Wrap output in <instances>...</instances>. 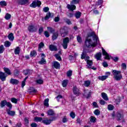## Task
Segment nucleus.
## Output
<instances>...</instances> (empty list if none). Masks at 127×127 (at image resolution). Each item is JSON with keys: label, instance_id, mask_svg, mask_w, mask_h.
Wrapping results in <instances>:
<instances>
[{"label": "nucleus", "instance_id": "obj_1", "mask_svg": "<svg viewBox=\"0 0 127 127\" xmlns=\"http://www.w3.org/2000/svg\"><path fill=\"white\" fill-rule=\"evenodd\" d=\"M98 41H99V38L97 36L95 32H92L88 34L85 40V45L88 48L96 47Z\"/></svg>", "mask_w": 127, "mask_h": 127}, {"label": "nucleus", "instance_id": "obj_2", "mask_svg": "<svg viewBox=\"0 0 127 127\" xmlns=\"http://www.w3.org/2000/svg\"><path fill=\"white\" fill-rule=\"evenodd\" d=\"M113 78L116 81H121L123 79V75H122V71L116 69L112 70Z\"/></svg>", "mask_w": 127, "mask_h": 127}, {"label": "nucleus", "instance_id": "obj_3", "mask_svg": "<svg viewBox=\"0 0 127 127\" xmlns=\"http://www.w3.org/2000/svg\"><path fill=\"white\" fill-rule=\"evenodd\" d=\"M102 50L103 55L105 56L104 58L105 59H106L107 60H110V59H111H111H112V60H113L115 62H118V61H119V58L118 57H114L110 56L109 54H108V53L106 52V50H105V49L103 48H102Z\"/></svg>", "mask_w": 127, "mask_h": 127}, {"label": "nucleus", "instance_id": "obj_4", "mask_svg": "<svg viewBox=\"0 0 127 127\" xmlns=\"http://www.w3.org/2000/svg\"><path fill=\"white\" fill-rule=\"evenodd\" d=\"M60 33L62 37H66L69 33V28L66 26L62 27L60 30Z\"/></svg>", "mask_w": 127, "mask_h": 127}, {"label": "nucleus", "instance_id": "obj_5", "mask_svg": "<svg viewBox=\"0 0 127 127\" xmlns=\"http://www.w3.org/2000/svg\"><path fill=\"white\" fill-rule=\"evenodd\" d=\"M116 119L118 122H125L124 114L121 112H117L116 114Z\"/></svg>", "mask_w": 127, "mask_h": 127}, {"label": "nucleus", "instance_id": "obj_6", "mask_svg": "<svg viewBox=\"0 0 127 127\" xmlns=\"http://www.w3.org/2000/svg\"><path fill=\"white\" fill-rule=\"evenodd\" d=\"M69 42L70 40L68 37H66L63 39L62 45L64 49H67V47H68V43H69Z\"/></svg>", "mask_w": 127, "mask_h": 127}, {"label": "nucleus", "instance_id": "obj_7", "mask_svg": "<svg viewBox=\"0 0 127 127\" xmlns=\"http://www.w3.org/2000/svg\"><path fill=\"white\" fill-rule=\"evenodd\" d=\"M72 91L74 95H75L76 96L81 95V91H80V89H79L77 86H74L72 87Z\"/></svg>", "mask_w": 127, "mask_h": 127}, {"label": "nucleus", "instance_id": "obj_8", "mask_svg": "<svg viewBox=\"0 0 127 127\" xmlns=\"http://www.w3.org/2000/svg\"><path fill=\"white\" fill-rule=\"evenodd\" d=\"M41 5V1L37 0V1H34L30 5L31 7L35 8L36 6H39Z\"/></svg>", "mask_w": 127, "mask_h": 127}, {"label": "nucleus", "instance_id": "obj_9", "mask_svg": "<svg viewBox=\"0 0 127 127\" xmlns=\"http://www.w3.org/2000/svg\"><path fill=\"white\" fill-rule=\"evenodd\" d=\"M6 77H7V75L5 74L4 72L0 71V79L2 82H4Z\"/></svg>", "mask_w": 127, "mask_h": 127}, {"label": "nucleus", "instance_id": "obj_10", "mask_svg": "<svg viewBox=\"0 0 127 127\" xmlns=\"http://www.w3.org/2000/svg\"><path fill=\"white\" fill-rule=\"evenodd\" d=\"M53 121H55V118H53L52 120H48L47 118H45L42 120V123L44 124V125H50Z\"/></svg>", "mask_w": 127, "mask_h": 127}, {"label": "nucleus", "instance_id": "obj_11", "mask_svg": "<svg viewBox=\"0 0 127 127\" xmlns=\"http://www.w3.org/2000/svg\"><path fill=\"white\" fill-rule=\"evenodd\" d=\"M60 64L57 61H54L53 63V68L55 69H60Z\"/></svg>", "mask_w": 127, "mask_h": 127}, {"label": "nucleus", "instance_id": "obj_12", "mask_svg": "<svg viewBox=\"0 0 127 127\" xmlns=\"http://www.w3.org/2000/svg\"><path fill=\"white\" fill-rule=\"evenodd\" d=\"M23 73L24 75L25 76H29V75H31L32 74V70L30 69H26L23 71Z\"/></svg>", "mask_w": 127, "mask_h": 127}, {"label": "nucleus", "instance_id": "obj_13", "mask_svg": "<svg viewBox=\"0 0 127 127\" xmlns=\"http://www.w3.org/2000/svg\"><path fill=\"white\" fill-rule=\"evenodd\" d=\"M10 110L11 109H7L6 110L7 114L9 116H11V117H14V116H15V111H11Z\"/></svg>", "mask_w": 127, "mask_h": 127}, {"label": "nucleus", "instance_id": "obj_14", "mask_svg": "<svg viewBox=\"0 0 127 127\" xmlns=\"http://www.w3.org/2000/svg\"><path fill=\"white\" fill-rule=\"evenodd\" d=\"M28 29L29 32H34V31H36V30H37V28L33 25L29 26Z\"/></svg>", "mask_w": 127, "mask_h": 127}, {"label": "nucleus", "instance_id": "obj_15", "mask_svg": "<svg viewBox=\"0 0 127 127\" xmlns=\"http://www.w3.org/2000/svg\"><path fill=\"white\" fill-rule=\"evenodd\" d=\"M10 84H12V85H18L19 81H18L17 79L11 78L10 80Z\"/></svg>", "mask_w": 127, "mask_h": 127}, {"label": "nucleus", "instance_id": "obj_16", "mask_svg": "<svg viewBox=\"0 0 127 127\" xmlns=\"http://www.w3.org/2000/svg\"><path fill=\"white\" fill-rule=\"evenodd\" d=\"M49 48L50 51H57V50H58L57 47L53 45H50Z\"/></svg>", "mask_w": 127, "mask_h": 127}, {"label": "nucleus", "instance_id": "obj_17", "mask_svg": "<svg viewBox=\"0 0 127 127\" xmlns=\"http://www.w3.org/2000/svg\"><path fill=\"white\" fill-rule=\"evenodd\" d=\"M86 63V68L87 69H89V68H91L92 65H93V61L91 60H87Z\"/></svg>", "mask_w": 127, "mask_h": 127}, {"label": "nucleus", "instance_id": "obj_18", "mask_svg": "<svg viewBox=\"0 0 127 127\" xmlns=\"http://www.w3.org/2000/svg\"><path fill=\"white\" fill-rule=\"evenodd\" d=\"M53 16H54V14L53 13L51 14L50 12H48L45 17V20H47V19H49L50 17H53Z\"/></svg>", "mask_w": 127, "mask_h": 127}, {"label": "nucleus", "instance_id": "obj_19", "mask_svg": "<svg viewBox=\"0 0 127 127\" xmlns=\"http://www.w3.org/2000/svg\"><path fill=\"white\" fill-rule=\"evenodd\" d=\"M67 8L68 9H69V10L73 11L74 9H76V6L75 5H70L68 4L67 5Z\"/></svg>", "mask_w": 127, "mask_h": 127}, {"label": "nucleus", "instance_id": "obj_20", "mask_svg": "<svg viewBox=\"0 0 127 127\" xmlns=\"http://www.w3.org/2000/svg\"><path fill=\"white\" fill-rule=\"evenodd\" d=\"M28 2V0H18V4H20L21 5H23L24 4H26V3Z\"/></svg>", "mask_w": 127, "mask_h": 127}, {"label": "nucleus", "instance_id": "obj_21", "mask_svg": "<svg viewBox=\"0 0 127 127\" xmlns=\"http://www.w3.org/2000/svg\"><path fill=\"white\" fill-rule=\"evenodd\" d=\"M95 57L97 61L101 60V58L102 57V53H97L95 55Z\"/></svg>", "mask_w": 127, "mask_h": 127}, {"label": "nucleus", "instance_id": "obj_22", "mask_svg": "<svg viewBox=\"0 0 127 127\" xmlns=\"http://www.w3.org/2000/svg\"><path fill=\"white\" fill-rule=\"evenodd\" d=\"M109 77V75H103L102 76H99L98 79L99 80H100L101 81H105L106 79L108 78Z\"/></svg>", "mask_w": 127, "mask_h": 127}, {"label": "nucleus", "instance_id": "obj_23", "mask_svg": "<svg viewBox=\"0 0 127 127\" xmlns=\"http://www.w3.org/2000/svg\"><path fill=\"white\" fill-rule=\"evenodd\" d=\"M75 17L76 18H80L81 17V15H82V13L79 11H76L75 13Z\"/></svg>", "mask_w": 127, "mask_h": 127}, {"label": "nucleus", "instance_id": "obj_24", "mask_svg": "<svg viewBox=\"0 0 127 127\" xmlns=\"http://www.w3.org/2000/svg\"><path fill=\"white\" fill-rule=\"evenodd\" d=\"M102 97L104 100L105 101H109V97H108V95H107V94L103 92L102 93Z\"/></svg>", "mask_w": 127, "mask_h": 127}, {"label": "nucleus", "instance_id": "obj_25", "mask_svg": "<svg viewBox=\"0 0 127 127\" xmlns=\"http://www.w3.org/2000/svg\"><path fill=\"white\" fill-rule=\"evenodd\" d=\"M58 34H59L58 32H57L56 33H53V36H52V39L53 40H55L56 39H57V38L58 37Z\"/></svg>", "mask_w": 127, "mask_h": 127}, {"label": "nucleus", "instance_id": "obj_26", "mask_svg": "<svg viewBox=\"0 0 127 127\" xmlns=\"http://www.w3.org/2000/svg\"><path fill=\"white\" fill-rule=\"evenodd\" d=\"M8 38L9 40L11 41H13V39H14V37L13 36V33H11L8 35Z\"/></svg>", "mask_w": 127, "mask_h": 127}, {"label": "nucleus", "instance_id": "obj_27", "mask_svg": "<svg viewBox=\"0 0 127 127\" xmlns=\"http://www.w3.org/2000/svg\"><path fill=\"white\" fill-rule=\"evenodd\" d=\"M20 52V48L19 47H17L14 50V53L15 55H18Z\"/></svg>", "mask_w": 127, "mask_h": 127}, {"label": "nucleus", "instance_id": "obj_28", "mask_svg": "<svg viewBox=\"0 0 127 127\" xmlns=\"http://www.w3.org/2000/svg\"><path fill=\"white\" fill-rule=\"evenodd\" d=\"M6 100H3L1 101L0 103L1 108H3L4 107H5V105H6Z\"/></svg>", "mask_w": 127, "mask_h": 127}, {"label": "nucleus", "instance_id": "obj_29", "mask_svg": "<svg viewBox=\"0 0 127 127\" xmlns=\"http://www.w3.org/2000/svg\"><path fill=\"white\" fill-rule=\"evenodd\" d=\"M39 64L42 65V64H46V60L44 58H42L41 61L39 62Z\"/></svg>", "mask_w": 127, "mask_h": 127}, {"label": "nucleus", "instance_id": "obj_30", "mask_svg": "<svg viewBox=\"0 0 127 127\" xmlns=\"http://www.w3.org/2000/svg\"><path fill=\"white\" fill-rule=\"evenodd\" d=\"M86 56H87V53L84 51H83L81 55V59H82V60L85 59Z\"/></svg>", "mask_w": 127, "mask_h": 127}, {"label": "nucleus", "instance_id": "obj_31", "mask_svg": "<svg viewBox=\"0 0 127 127\" xmlns=\"http://www.w3.org/2000/svg\"><path fill=\"white\" fill-rule=\"evenodd\" d=\"M49 102V99L47 98L44 101V105L46 107H49V104L48 103Z\"/></svg>", "mask_w": 127, "mask_h": 127}, {"label": "nucleus", "instance_id": "obj_32", "mask_svg": "<svg viewBox=\"0 0 127 127\" xmlns=\"http://www.w3.org/2000/svg\"><path fill=\"white\" fill-rule=\"evenodd\" d=\"M47 114L49 116H54V115H55V113H54V111L53 110H49Z\"/></svg>", "mask_w": 127, "mask_h": 127}, {"label": "nucleus", "instance_id": "obj_33", "mask_svg": "<svg viewBox=\"0 0 127 127\" xmlns=\"http://www.w3.org/2000/svg\"><path fill=\"white\" fill-rule=\"evenodd\" d=\"M84 85L85 87H89L90 85H91V81L90 80L85 81Z\"/></svg>", "mask_w": 127, "mask_h": 127}, {"label": "nucleus", "instance_id": "obj_34", "mask_svg": "<svg viewBox=\"0 0 127 127\" xmlns=\"http://www.w3.org/2000/svg\"><path fill=\"white\" fill-rule=\"evenodd\" d=\"M4 71L7 75H11V72H10V70H9V69L5 67L4 68Z\"/></svg>", "mask_w": 127, "mask_h": 127}, {"label": "nucleus", "instance_id": "obj_35", "mask_svg": "<svg viewBox=\"0 0 127 127\" xmlns=\"http://www.w3.org/2000/svg\"><path fill=\"white\" fill-rule=\"evenodd\" d=\"M47 29L48 30V31H49V32H50L51 33H54V32H55V30L51 27H47Z\"/></svg>", "mask_w": 127, "mask_h": 127}, {"label": "nucleus", "instance_id": "obj_36", "mask_svg": "<svg viewBox=\"0 0 127 127\" xmlns=\"http://www.w3.org/2000/svg\"><path fill=\"white\" fill-rule=\"evenodd\" d=\"M67 84H68L67 80H64L62 82V86L64 88L67 87Z\"/></svg>", "mask_w": 127, "mask_h": 127}, {"label": "nucleus", "instance_id": "obj_37", "mask_svg": "<svg viewBox=\"0 0 127 127\" xmlns=\"http://www.w3.org/2000/svg\"><path fill=\"white\" fill-rule=\"evenodd\" d=\"M11 43L8 41H6L4 42V45L5 47H9L10 46Z\"/></svg>", "mask_w": 127, "mask_h": 127}, {"label": "nucleus", "instance_id": "obj_38", "mask_svg": "<svg viewBox=\"0 0 127 127\" xmlns=\"http://www.w3.org/2000/svg\"><path fill=\"white\" fill-rule=\"evenodd\" d=\"M10 17H11V15H10L9 13H7L5 14L4 18L6 20H9V19H10Z\"/></svg>", "mask_w": 127, "mask_h": 127}, {"label": "nucleus", "instance_id": "obj_39", "mask_svg": "<svg viewBox=\"0 0 127 127\" xmlns=\"http://www.w3.org/2000/svg\"><path fill=\"white\" fill-rule=\"evenodd\" d=\"M64 20L66 23H67V24H68V25H70V24H72V23H71V21L68 18H64Z\"/></svg>", "mask_w": 127, "mask_h": 127}, {"label": "nucleus", "instance_id": "obj_40", "mask_svg": "<svg viewBox=\"0 0 127 127\" xmlns=\"http://www.w3.org/2000/svg\"><path fill=\"white\" fill-rule=\"evenodd\" d=\"M96 121H97V119H96V117H95L94 116H91L90 117L91 123H96Z\"/></svg>", "mask_w": 127, "mask_h": 127}, {"label": "nucleus", "instance_id": "obj_41", "mask_svg": "<svg viewBox=\"0 0 127 127\" xmlns=\"http://www.w3.org/2000/svg\"><path fill=\"white\" fill-rule=\"evenodd\" d=\"M72 73H73V71H72V70H69L66 72V76L67 77H71V76H72Z\"/></svg>", "mask_w": 127, "mask_h": 127}, {"label": "nucleus", "instance_id": "obj_42", "mask_svg": "<svg viewBox=\"0 0 127 127\" xmlns=\"http://www.w3.org/2000/svg\"><path fill=\"white\" fill-rule=\"evenodd\" d=\"M55 57H56L57 60H58L59 61H61L62 60L61 57H60L58 54H55Z\"/></svg>", "mask_w": 127, "mask_h": 127}, {"label": "nucleus", "instance_id": "obj_43", "mask_svg": "<svg viewBox=\"0 0 127 127\" xmlns=\"http://www.w3.org/2000/svg\"><path fill=\"white\" fill-rule=\"evenodd\" d=\"M37 55L36 51H33L32 52H31L30 53V56L31 57H33L34 56H36V55Z\"/></svg>", "mask_w": 127, "mask_h": 127}, {"label": "nucleus", "instance_id": "obj_44", "mask_svg": "<svg viewBox=\"0 0 127 127\" xmlns=\"http://www.w3.org/2000/svg\"><path fill=\"white\" fill-rule=\"evenodd\" d=\"M30 90L29 93H30V94H31V93H36V92H37V90L33 87H30Z\"/></svg>", "mask_w": 127, "mask_h": 127}, {"label": "nucleus", "instance_id": "obj_45", "mask_svg": "<svg viewBox=\"0 0 127 127\" xmlns=\"http://www.w3.org/2000/svg\"><path fill=\"white\" fill-rule=\"evenodd\" d=\"M94 115H96V116H99L100 114H101V112L99 109H96L94 111Z\"/></svg>", "mask_w": 127, "mask_h": 127}, {"label": "nucleus", "instance_id": "obj_46", "mask_svg": "<svg viewBox=\"0 0 127 127\" xmlns=\"http://www.w3.org/2000/svg\"><path fill=\"white\" fill-rule=\"evenodd\" d=\"M4 51V47H3V45H1L0 46V54H1V53H3Z\"/></svg>", "mask_w": 127, "mask_h": 127}, {"label": "nucleus", "instance_id": "obj_47", "mask_svg": "<svg viewBox=\"0 0 127 127\" xmlns=\"http://www.w3.org/2000/svg\"><path fill=\"white\" fill-rule=\"evenodd\" d=\"M34 120L36 122H41V121H43L42 118L38 117H35Z\"/></svg>", "mask_w": 127, "mask_h": 127}, {"label": "nucleus", "instance_id": "obj_48", "mask_svg": "<svg viewBox=\"0 0 127 127\" xmlns=\"http://www.w3.org/2000/svg\"><path fill=\"white\" fill-rule=\"evenodd\" d=\"M114 106L113 105H109L108 106V109L109 111H113L114 110Z\"/></svg>", "mask_w": 127, "mask_h": 127}, {"label": "nucleus", "instance_id": "obj_49", "mask_svg": "<svg viewBox=\"0 0 127 127\" xmlns=\"http://www.w3.org/2000/svg\"><path fill=\"white\" fill-rule=\"evenodd\" d=\"M6 105L7 107L9 108V110H11V108H12V105H11V103L10 102H6Z\"/></svg>", "mask_w": 127, "mask_h": 127}, {"label": "nucleus", "instance_id": "obj_50", "mask_svg": "<svg viewBox=\"0 0 127 127\" xmlns=\"http://www.w3.org/2000/svg\"><path fill=\"white\" fill-rule=\"evenodd\" d=\"M44 47V43H43V42H41L39 44V50H40L41 48H43Z\"/></svg>", "mask_w": 127, "mask_h": 127}, {"label": "nucleus", "instance_id": "obj_51", "mask_svg": "<svg viewBox=\"0 0 127 127\" xmlns=\"http://www.w3.org/2000/svg\"><path fill=\"white\" fill-rule=\"evenodd\" d=\"M17 99L15 98H11V102H12V103H14V104H17Z\"/></svg>", "mask_w": 127, "mask_h": 127}, {"label": "nucleus", "instance_id": "obj_52", "mask_svg": "<svg viewBox=\"0 0 127 127\" xmlns=\"http://www.w3.org/2000/svg\"><path fill=\"white\" fill-rule=\"evenodd\" d=\"M79 1H80V0H72L71 1V4H77V3H79Z\"/></svg>", "mask_w": 127, "mask_h": 127}, {"label": "nucleus", "instance_id": "obj_53", "mask_svg": "<svg viewBox=\"0 0 127 127\" xmlns=\"http://www.w3.org/2000/svg\"><path fill=\"white\" fill-rule=\"evenodd\" d=\"M6 2L5 1H1L0 2V5L4 6H6Z\"/></svg>", "mask_w": 127, "mask_h": 127}, {"label": "nucleus", "instance_id": "obj_54", "mask_svg": "<svg viewBox=\"0 0 127 127\" xmlns=\"http://www.w3.org/2000/svg\"><path fill=\"white\" fill-rule=\"evenodd\" d=\"M121 67L124 69V70L127 69V64L126 63H122L121 64Z\"/></svg>", "mask_w": 127, "mask_h": 127}, {"label": "nucleus", "instance_id": "obj_55", "mask_svg": "<svg viewBox=\"0 0 127 127\" xmlns=\"http://www.w3.org/2000/svg\"><path fill=\"white\" fill-rule=\"evenodd\" d=\"M70 117H71L72 119H75V117H76V114H75V113L74 112H71L70 113Z\"/></svg>", "mask_w": 127, "mask_h": 127}, {"label": "nucleus", "instance_id": "obj_56", "mask_svg": "<svg viewBox=\"0 0 127 127\" xmlns=\"http://www.w3.org/2000/svg\"><path fill=\"white\" fill-rule=\"evenodd\" d=\"M19 70L16 69L14 72V76H18L19 75Z\"/></svg>", "mask_w": 127, "mask_h": 127}, {"label": "nucleus", "instance_id": "obj_57", "mask_svg": "<svg viewBox=\"0 0 127 127\" xmlns=\"http://www.w3.org/2000/svg\"><path fill=\"white\" fill-rule=\"evenodd\" d=\"M66 15H67V16H68V17L71 18L73 16V13L67 12Z\"/></svg>", "mask_w": 127, "mask_h": 127}, {"label": "nucleus", "instance_id": "obj_58", "mask_svg": "<svg viewBox=\"0 0 127 127\" xmlns=\"http://www.w3.org/2000/svg\"><path fill=\"white\" fill-rule=\"evenodd\" d=\"M44 35L46 36V37H49L50 36V35L49 34V32H48L47 31H45L44 32Z\"/></svg>", "mask_w": 127, "mask_h": 127}, {"label": "nucleus", "instance_id": "obj_59", "mask_svg": "<svg viewBox=\"0 0 127 127\" xmlns=\"http://www.w3.org/2000/svg\"><path fill=\"white\" fill-rule=\"evenodd\" d=\"M77 40L78 42H79V43H81V42H82V38H81V37H80V36H77Z\"/></svg>", "mask_w": 127, "mask_h": 127}, {"label": "nucleus", "instance_id": "obj_60", "mask_svg": "<svg viewBox=\"0 0 127 127\" xmlns=\"http://www.w3.org/2000/svg\"><path fill=\"white\" fill-rule=\"evenodd\" d=\"M36 82H37V84H43V80H42V79H38L36 81Z\"/></svg>", "mask_w": 127, "mask_h": 127}, {"label": "nucleus", "instance_id": "obj_61", "mask_svg": "<svg viewBox=\"0 0 127 127\" xmlns=\"http://www.w3.org/2000/svg\"><path fill=\"white\" fill-rule=\"evenodd\" d=\"M43 32V27H41L39 29V34H41Z\"/></svg>", "mask_w": 127, "mask_h": 127}, {"label": "nucleus", "instance_id": "obj_62", "mask_svg": "<svg viewBox=\"0 0 127 127\" xmlns=\"http://www.w3.org/2000/svg\"><path fill=\"white\" fill-rule=\"evenodd\" d=\"M99 103L100 105H104L106 104V102L103 99L100 100Z\"/></svg>", "mask_w": 127, "mask_h": 127}, {"label": "nucleus", "instance_id": "obj_63", "mask_svg": "<svg viewBox=\"0 0 127 127\" xmlns=\"http://www.w3.org/2000/svg\"><path fill=\"white\" fill-rule=\"evenodd\" d=\"M48 10H49V7H45L43 8V11H44V12H47V11H48Z\"/></svg>", "mask_w": 127, "mask_h": 127}, {"label": "nucleus", "instance_id": "obj_64", "mask_svg": "<svg viewBox=\"0 0 127 127\" xmlns=\"http://www.w3.org/2000/svg\"><path fill=\"white\" fill-rule=\"evenodd\" d=\"M31 127H37V124L35 123H33L31 124Z\"/></svg>", "mask_w": 127, "mask_h": 127}]
</instances>
